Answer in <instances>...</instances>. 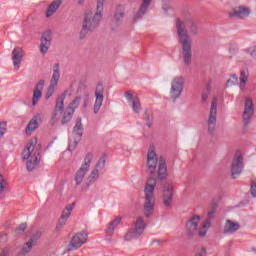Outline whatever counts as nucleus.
Masks as SVG:
<instances>
[{
    "instance_id": "obj_9",
    "label": "nucleus",
    "mask_w": 256,
    "mask_h": 256,
    "mask_svg": "<svg viewBox=\"0 0 256 256\" xmlns=\"http://www.w3.org/2000/svg\"><path fill=\"white\" fill-rule=\"evenodd\" d=\"M143 231H145V222L143 221V218H138L136 220L135 227L125 235L124 241H131L141 237V235H143Z\"/></svg>"
},
{
    "instance_id": "obj_31",
    "label": "nucleus",
    "mask_w": 256,
    "mask_h": 256,
    "mask_svg": "<svg viewBox=\"0 0 256 256\" xmlns=\"http://www.w3.org/2000/svg\"><path fill=\"white\" fill-rule=\"evenodd\" d=\"M67 219H69L68 214H61L58 224L56 225V231H61V229L65 227V223H67Z\"/></svg>"
},
{
    "instance_id": "obj_24",
    "label": "nucleus",
    "mask_w": 256,
    "mask_h": 256,
    "mask_svg": "<svg viewBox=\"0 0 256 256\" xmlns=\"http://www.w3.org/2000/svg\"><path fill=\"white\" fill-rule=\"evenodd\" d=\"M240 82H239V89L242 93H245L247 89V81H249V70L248 69H242L240 71Z\"/></svg>"
},
{
    "instance_id": "obj_53",
    "label": "nucleus",
    "mask_w": 256,
    "mask_h": 256,
    "mask_svg": "<svg viewBox=\"0 0 256 256\" xmlns=\"http://www.w3.org/2000/svg\"><path fill=\"white\" fill-rule=\"evenodd\" d=\"M153 243H159L160 245H165V243H167V241H165V240H154Z\"/></svg>"
},
{
    "instance_id": "obj_40",
    "label": "nucleus",
    "mask_w": 256,
    "mask_h": 256,
    "mask_svg": "<svg viewBox=\"0 0 256 256\" xmlns=\"http://www.w3.org/2000/svg\"><path fill=\"white\" fill-rule=\"evenodd\" d=\"M73 207H75V203L67 205L63 210L62 215H68V217H71V211H73Z\"/></svg>"
},
{
    "instance_id": "obj_19",
    "label": "nucleus",
    "mask_w": 256,
    "mask_h": 256,
    "mask_svg": "<svg viewBox=\"0 0 256 256\" xmlns=\"http://www.w3.org/2000/svg\"><path fill=\"white\" fill-rule=\"evenodd\" d=\"M215 211V207H212V209L208 211V219L202 224V227L199 229L198 237H205V235H207V231H209V227H211V219H213Z\"/></svg>"
},
{
    "instance_id": "obj_28",
    "label": "nucleus",
    "mask_w": 256,
    "mask_h": 256,
    "mask_svg": "<svg viewBox=\"0 0 256 256\" xmlns=\"http://www.w3.org/2000/svg\"><path fill=\"white\" fill-rule=\"evenodd\" d=\"M65 97L66 95L62 94L56 99V104L54 108L56 111H60L61 113L65 112Z\"/></svg>"
},
{
    "instance_id": "obj_34",
    "label": "nucleus",
    "mask_w": 256,
    "mask_h": 256,
    "mask_svg": "<svg viewBox=\"0 0 256 256\" xmlns=\"http://www.w3.org/2000/svg\"><path fill=\"white\" fill-rule=\"evenodd\" d=\"M211 93V81H209L206 85L205 91L202 92V103H207L209 99V94Z\"/></svg>"
},
{
    "instance_id": "obj_41",
    "label": "nucleus",
    "mask_w": 256,
    "mask_h": 256,
    "mask_svg": "<svg viewBox=\"0 0 256 256\" xmlns=\"http://www.w3.org/2000/svg\"><path fill=\"white\" fill-rule=\"evenodd\" d=\"M145 120L147 127H151L153 125V114H149V112H145Z\"/></svg>"
},
{
    "instance_id": "obj_29",
    "label": "nucleus",
    "mask_w": 256,
    "mask_h": 256,
    "mask_svg": "<svg viewBox=\"0 0 256 256\" xmlns=\"http://www.w3.org/2000/svg\"><path fill=\"white\" fill-rule=\"evenodd\" d=\"M81 103V96H77L75 99L72 100V102L68 105L66 108V111H70V113H75V109L79 107Z\"/></svg>"
},
{
    "instance_id": "obj_1",
    "label": "nucleus",
    "mask_w": 256,
    "mask_h": 256,
    "mask_svg": "<svg viewBox=\"0 0 256 256\" xmlns=\"http://www.w3.org/2000/svg\"><path fill=\"white\" fill-rule=\"evenodd\" d=\"M147 171L149 177L144 187V215L151 217L155 211V188L157 181H165L169 177L167 162L163 156L157 157L155 146H150L147 154Z\"/></svg>"
},
{
    "instance_id": "obj_50",
    "label": "nucleus",
    "mask_w": 256,
    "mask_h": 256,
    "mask_svg": "<svg viewBox=\"0 0 256 256\" xmlns=\"http://www.w3.org/2000/svg\"><path fill=\"white\" fill-rule=\"evenodd\" d=\"M248 53H250L251 57H256V46L248 49Z\"/></svg>"
},
{
    "instance_id": "obj_32",
    "label": "nucleus",
    "mask_w": 256,
    "mask_h": 256,
    "mask_svg": "<svg viewBox=\"0 0 256 256\" xmlns=\"http://www.w3.org/2000/svg\"><path fill=\"white\" fill-rule=\"evenodd\" d=\"M187 24L191 35H199V27L193 20H188Z\"/></svg>"
},
{
    "instance_id": "obj_42",
    "label": "nucleus",
    "mask_w": 256,
    "mask_h": 256,
    "mask_svg": "<svg viewBox=\"0 0 256 256\" xmlns=\"http://www.w3.org/2000/svg\"><path fill=\"white\" fill-rule=\"evenodd\" d=\"M5 187H7V180L0 174V193L5 191Z\"/></svg>"
},
{
    "instance_id": "obj_30",
    "label": "nucleus",
    "mask_w": 256,
    "mask_h": 256,
    "mask_svg": "<svg viewBox=\"0 0 256 256\" xmlns=\"http://www.w3.org/2000/svg\"><path fill=\"white\" fill-rule=\"evenodd\" d=\"M132 104V110L134 113H140L141 112V101L139 100V96H134V99L131 101Z\"/></svg>"
},
{
    "instance_id": "obj_7",
    "label": "nucleus",
    "mask_w": 256,
    "mask_h": 256,
    "mask_svg": "<svg viewBox=\"0 0 256 256\" xmlns=\"http://www.w3.org/2000/svg\"><path fill=\"white\" fill-rule=\"evenodd\" d=\"M201 216L194 215L186 222V236L188 239H193L195 235H199V223Z\"/></svg>"
},
{
    "instance_id": "obj_48",
    "label": "nucleus",
    "mask_w": 256,
    "mask_h": 256,
    "mask_svg": "<svg viewBox=\"0 0 256 256\" xmlns=\"http://www.w3.org/2000/svg\"><path fill=\"white\" fill-rule=\"evenodd\" d=\"M123 17H124L123 12H119L115 14L114 19L116 20V22H119V20L123 19Z\"/></svg>"
},
{
    "instance_id": "obj_2",
    "label": "nucleus",
    "mask_w": 256,
    "mask_h": 256,
    "mask_svg": "<svg viewBox=\"0 0 256 256\" xmlns=\"http://www.w3.org/2000/svg\"><path fill=\"white\" fill-rule=\"evenodd\" d=\"M176 33L178 41L182 45V61L185 65H191V61H193V40H191V36L187 33V27L181 18L176 20Z\"/></svg>"
},
{
    "instance_id": "obj_43",
    "label": "nucleus",
    "mask_w": 256,
    "mask_h": 256,
    "mask_svg": "<svg viewBox=\"0 0 256 256\" xmlns=\"http://www.w3.org/2000/svg\"><path fill=\"white\" fill-rule=\"evenodd\" d=\"M7 124L4 122H0V139L2 135H5V131H7Z\"/></svg>"
},
{
    "instance_id": "obj_37",
    "label": "nucleus",
    "mask_w": 256,
    "mask_h": 256,
    "mask_svg": "<svg viewBox=\"0 0 256 256\" xmlns=\"http://www.w3.org/2000/svg\"><path fill=\"white\" fill-rule=\"evenodd\" d=\"M98 178H99V170L96 168L92 170V172L90 173L88 177V181L89 183H95V181H97Z\"/></svg>"
},
{
    "instance_id": "obj_6",
    "label": "nucleus",
    "mask_w": 256,
    "mask_h": 256,
    "mask_svg": "<svg viewBox=\"0 0 256 256\" xmlns=\"http://www.w3.org/2000/svg\"><path fill=\"white\" fill-rule=\"evenodd\" d=\"M93 161V154L88 153L86 154L84 158V163L79 168V170L76 172L75 175V182L76 185H81L83 183V180L85 179V175L89 173V168L91 167V162Z\"/></svg>"
},
{
    "instance_id": "obj_10",
    "label": "nucleus",
    "mask_w": 256,
    "mask_h": 256,
    "mask_svg": "<svg viewBox=\"0 0 256 256\" xmlns=\"http://www.w3.org/2000/svg\"><path fill=\"white\" fill-rule=\"evenodd\" d=\"M243 154L241 152H236L231 165V177L232 179H236L243 173Z\"/></svg>"
},
{
    "instance_id": "obj_55",
    "label": "nucleus",
    "mask_w": 256,
    "mask_h": 256,
    "mask_svg": "<svg viewBox=\"0 0 256 256\" xmlns=\"http://www.w3.org/2000/svg\"><path fill=\"white\" fill-rule=\"evenodd\" d=\"M251 249H252L253 253L256 254V247H252Z\"/></svg>"
},
{
    "instance_id": "obj_26",
    "label": "nucleus",
    "mask_w": 256,
    "mask_h": 256,
    "mask_svg": "<svg viewBox=\"0 0 256 256\" xmlns=\"http://www.w3.org/2000/svg\"><path fill=\"white\" fill-rule=\"evenodd\" d=\"M121 219V217H116L112 222L108 224V227L106 228V235H108V237H113L115 228L121 224Z\"/></svg>"
},
{
    "instance_id": "obj_38",
    "label": "nucleus",
    "mask_w": 256,
    "mask_h": 256,
    "mask_svg": "<svg viewBox=\"0 0 256 256\" xmlns=\"http://www.w3.org/2000/svg\"><path fill=\"white\" fill-rule=\"evenodd\" d=\"M31 249H33V242H26L25 246L21 250L22 255H27V253H29Z\"/></svg>"
},
{
    "instance_id": "obj_13",
    "label": "nucleus",
    "mask_w": 256,
    "mask_h": 256,
    "mask_svg": "<svg viewBox=\"0 0 256 256\" xmlns=\"http://www.w3.org/2000/svg\"><path fill=\"white\" fill-rule=\"evenodd\" d=\"M105 94V87L103 86L102 82H99L96 86L95 89V103H94V114L97 115V113H99L102 105H103V100L105 99V96H103Z\"/></svg>"
},
{
    "instance_id": "obj_54",
    "label": "nucleus",
    "mask_w": 256,
    "mask_h": 256,
    "mask_svg": "<svg viewBox=\"0 0 256 256\" xmlns=\"http://www.w3.org/2000/svg\"><path fill=\"white\" fill-rule=\"evenodd\" d=\"M89 183H85V184H83L82 185V189L85 191V190H87V189H89Z\"/></svg>"
},
{
    "instance_id": "obj_16",
    "label": "nucleus",
    "mask_w": 256,
    "mask_h": 256,
    "mask_svg": "<svg viewBox=\"0 0 256 256\" xmlns=\"http://www.w3.org/2000/svg\"><path fill=\"white\" fill-rule=\"evenodd\" d=\"M52 36H51V30H46L41 38H40V53H42L43 55H45V53H47L49 51V47H51V40H52Z\"/></svg>"
},
{
    "instance_id": "obj_25",
    "label": "nucleus",
    "mask_w": 256,
    "mask_h": 256,
    "mask_svg": "<svg viewBox=\"0 0 256 256\" xmlns=\"http://www.w3.org/2000/svg\"><path fill=\"white\" fill-rule=\"evenodd\" d=\"M152 0H143L142 4L136 15L134 16V21H139L147 13V9H149V5H151Z\"/></svg>"
},
{
    "instance_id": "obj_23",
    "label": "nucleus",
    "mask_w": 256,
    "mask_h": 256,
    "mask_svg": "<svg viewBox=\"0 0 256 256\" xmlns=\"http://www.w3.org/2000/svg\"><path fill=\"white\" fill-rule=\"evenodd\" d=\"M62 4H63V0L52 1L46 9L45 16L47 17V19H49V17H53V15L57 13V11L59 10V7H61Z\"/></svg>"
},
{
    "instance_id": "obj_4",
    "label": "nucleus",
    "mask_w": 256,
    "mask_h": 256,
    "mask_svg": "<svg viewBox=\"0 0 256 256\" xmlns=\"http://www.w3.org/2000/svg\"><path fill=\"white\" fill-rule=\"evenodd\" d=\"M37 146V138H32L25 146L23 153H22V159L26 162V169L27 171H35V168L37 165H39V157H41V150L38 148L35 149Z\"/></svg>"
},
{
    "instance_id": "obj_47",
    "label": "nucleus",
    "mask_w": 256,
    "mask_h": 256,
    "mask_svg": "<svg viewBox=\"0 0 256 256\" xmlns=\"http://www.w3.org/2000/svg\"><path fill=\"white\" fill-rule=\"evenodd\" d=\"M207 255V250L205 248H200L196 252V256H206Z\"/></svg>"
},
{
    "instance_id": "obj_56",
    "label": "nucleus",
    "mask_w": 256,
    "mask_h": 256,
    "mask_svg": "<svg viewBox=\"0 0 256 256\" xmlns=\"http://www.w3.org/2000/svg\"><path fill=\"white\" fill-rule=\"evenodd\" d=\"M84 107H87V102L84 103Z\"/></svg>"
},
{
    "instance_id": "obj_27",
    "label": "nucleus",
    "mask_w": 256,
    "mask_h": 256,
    "mask_svg": "<svg viewBox=\"0 0 256 256\" xmlns=\"http://www.w3.org/2000/svg\"><path fill=\"white\" fill-rule=\"evenodd\" d=\"M74 137H83V123L81 122V118L76 119L75 126L72 131Z\"/></svg>"
},
{
    "instance_id": "obj_52",
    "label": "nucleus",
    "mask_w": 256,
    "mask_h": 256,
    "mask_svg": "<svg viewBox=\"0 0 256 256\" xmlns=\"http://www.w3.org/2000/svg\"><path fill=\"white\" fill-rule=\"evenodd\" d=\"M9 248L5 247L2 249L0 256H9Z\"/></svg>"
},
{
    "instance_id": "obj_44",
    "label": "nucleus",
    "mask_w": 256,
    "mask_h": 256,
    "mask_svg": "<svg viewBox=\"0 0 256 256\" xmlns=\"http://www.w3.org/2000/svg\"><path fill=\"white\" fill-rule=\"evenodd\" d=\"M124 96L126 97L129 103H132L133 99H135V96H133V94L129 91L125 92Z\"/></svg>"
},
{
    "instance_id": "obj_11",
    "label": "nucleus",
    "mask_w": 256,
    "mask_h": 256,
    "mask_svg": "<svg viewBox=\"0 0 256 256\" xmlns=\"http://www.w3.org/2000/svg\"><path fill=\"white\" fill-rule=\"evenodd\" d=\"M87 237H89V234H87L86 232H78L76 233L67 248V251H75L77 249H79L80 247H83V245H85V243H87Z\"/></svg>"
},
{
    "instance_id": "obj_39",
    "label": "nucleus",
    "mask_w": 256,
    "mask_h": 256,
    "mask_svg": "<svg viewBox=\"0 0 256 256\" xmlns=\"http://www.w3.org/2000/svg\"><path fill=\"white\" fill-rule=\"evenodd\" d=\"M107 162V159L105 156H101L99 161L96 164V169H105V163Z\"/></svg>"
},
{
    "instance_id": "obj_51",
    "label": "nucleus",
    "mask_w": 256,
    "mask_h": 256,
    "mask_svg": "<svg viewBox=\"0 0 256 256\" xmlns=\"http://www.w3.org/2000/svg\"><path fill=\"white\" fill-rule=\"evenodd\" d=\"M78 144H79V141H77V140L74 141V144H73V145H70V146L68 147V151H74Z\"/></svg>"
},
{
    "instance_id": "obj_8",
    "label": "nucleus",
    "mask_w": 256,
    "mask_h": 256,
    "mask_svg": "<svg viewBox=\"0 0 256 256\" xmlns=\"http://www.w3.org/2000/svg\"><path fill=\"white\" fill-rule=\"evenodd\" d=\"M185 84V80L183 77H176L172 80L171 89H170V99L175 102L179 97H181V93H183V85Z\"/></svg>"
},
{
    "instance_id": "obj_46",
    "label": "nucleus",
    "mask_w": 256,
    "mask_h": 256,
    "mask_svg": "<svg viewBox=\"0 0 256 256\" xmlns=\"http://www.w3.org/2000/svg\"><path fill=\"white\" fill-rule=\"evenodd\" d=\"M250 191H251V195L254 196V197H256V182H255V181H252V182H251Z\"/></svg>"
},
{
    "instance_id": "obj_15",
    "label": "nucleus",
    "mask_w": 256,
    "mask_h": 256,
    "mask_svg": "<svg viewBox=\"0 0 256 256\" xmlns=\"http://www.w3.org/2000/svg\"><path fill=\"white\" fill-rule=\"evenodd\" d=\"M251 15V9L247 6H238L229 12V17L234 19H245Z\"/></svg>"
},
{
    "instance_id": "obj_21",
    "label": "nucleus",
    "mask_w": 256,
    "mask_h": 256,
    "mask_svg": "<svg viewBox=\"0 0 256 256\" xmlns=\"http://www.w3.org/2000/svg\"><path fill=\"white\" fill-rule=\"evenodd\" d=\"M239 229H241V225L239 224V222H234L233 220L228 219L224 224L222 233L224 235H233V233H237Z\"/></svg>"
},
{
    "instance_id": "obj_36",
    "label": "nucleus",
    "mask_w": 256,
    "mask_h": 256,
    "mask_svg": "<svg viewBox=\"0 0 256 256\" xmlns=\"http://www.w3.org/2000/svg\"><path fill=\"white\" fill-rule=\"evenodd\" d=\"M61 115H63V112L54 109V112H53L51 120H50L51 125H55V123H57V121H59V119H61Z\"/></svg>"
},
{
    "instance_id": "obj_22",
    "label": "nucleus",
    "mask_w": 256,
    "mask_h": 256,
    "mask_svg": "<svg viewBox=\"0 0 256 256\" xmlns=\"http://www.w3.org/2000/svg\"><path fill=\"white\" fill-rule=\"evenodd\" d=\"M162 199L165 207H171V203H173V186L172 185L169 184L168 186L164 187Z\"/></svg>"
},
{
    "instance_id": "obj_49",
    "label": "nucleus",
    "mask_w": 256,
    "mask_h": 256,
    "mask_svg": "<svg viewBox=\"0 0 256 256\" xmlns=\"http://www.w3.org/2000/svg\"><path fill=\"white\" fill-rule=\"evenodd\" d=\"M25 229H27V223H22L17 227L16 231H22L23 232V231H25Z\"/></svg>"
},
{
    "instance_id": "obj_17",
    "label": "nucleus",
    "mask_w": 256,
    "mask_h": 256,
    "mask_svg": "<svg viewBox=\"0 0 256 256\" xmlns=\"http://www.w3.org/2000/svg\"><path fill=\"white\" fill-rule=\"evenodd\" d=\"M43 121V114L39 113L33 116V118L29 121L26 126V135H31L34 131L39 129V123Z\"/></svg>"
},
{
    "instance_id": "obj_12",
    "label": "nucleus",
    "mask_w": 256,
    "mask_h": 256,
    "mask_svg": "<svg viewBox=\"0 0 256 256\" xmlns=\"http://www.w3.org/2000/svg\"><path fill=\"white\" fill-rule=\"evenodd\" d=\"M59 79H61V72L59 71V64H55L53 68V75L50 80V85L46 92V99H50L55 93V87L59 84Z\"/></svg>"
},
{
    "instance_id": "obj_35",
    "label": "nucleus",
    "mask_w": 256,
    "mask_h": 256,
    "mask_svg": "<svg viewBox=\"0 0 256 256\" xmlns=\"http://www.w3.org/2000/svg\"><path fill=\"white\" fill-rule=\"evenodd\" d=\"M63 117L61 120V125H67V123L71 122V119H73V112L69 111V112H63Z\"/></svg>"
},
{
    "instance_id": "obj_14",
    "label": "nucleus",
    "mask_w": 256,
    "mask_h": 256,
    "mask_svg": "<svg viewBox=\"0 0 256 256\" xmlns=\"http://www.w3.org/2000/svg\"><path fill=\"white\" fill-rule=\"evenodd\" d=\"M254 114L255 108L253 107V100L251 98H247L244 104V112L242 114L243 124L245 127L251 123V119H253Z\"/></svg>"
},
{
    "instance_id": "obj_3",
    "label": "nucleus",
    "mask_w": 256,
    "mask_h": 256,
    "mask_svg": "<svg viewBox=\"0 0 256 256\" xmlns=\"http://www.w3.org/2000/svg\"><path fill=\"white\" fill-rule=\"evenodd\" d=\"M104 3L105 0L97 1L96 12L94 15L93 12L85 13L82 29L79 34L80 39H85L87 34L93 33V31L99 27V23H101V20L103 19Z\"/></svg>"
},
{
    "instance_id": "obj_5",
    "label": "nucleus",
    "mask_w": 256,
    "mask_h": 256,
    "mask_svg": "<svg viewBox=\"0 0 256 256\" xmlns=\"http://www.w3.org/2000/svg\"><path fill=\"white\" fill-rule=\"evenodd\" d=\"M217 129V98L214 97L211 102L209 117L207 120V131L209 135H215Z\"/></svg>"
},
{
    "instance_id": "obj_33",
    "label": "nucleus",
    "mask_w": 256,
    "mask_h": 256,
    "mask_svg": "<svg viewBox=\"0 0 256 256\" xmlns=\"http://www.w3.org/2000/svg\"><path fill=\"white\" fill-rule=\"evenodd\" d=\"M234 85H239V77L237 74L230 75V78L226 82V87H233Z\"/></svg>"
},
{
    "instance_id": "obj_20",
    "label": "nucleus",
    "mask_w": 256,
    "mask_h": 256,
    "mask_svg": "<svg viewBox=\"0 0 256 256\" xmlns=\"http://www.w3.org/2000/svg\"><path fill=\"white\" fill-rule=\"evenodd\" d=\"M45 87V80H39V82L36 84L34 91H33V97H32V105L35 107L37 103H39V100L41 99L43 95V88Z\"/></svg>"
},
{
    "instance_id": "obj_18",
    "label": "nucleus",
    "mask_w": 256,
    "mask_h": 256,
    "mask_svg": "<svg viewBox=\"0 0 256 256\" xmlns=\"http://www.w3.org/2000/svg\"><path fill=\"white\" fill-rule=\"evenodd\" d=\"M23 57H25V52L23 51V48H14V50L12 51V61L14 69H16L17 71H19L21 67Z\"/></svg>"
},
{
    "instance_id": "obj_45",
    "label": "nucleus",
    "mask_w": 256,
    "mask_h": 256,
    "mask_svg": "<svg viewBox=\"0 0 256 256\" xmlns=\"http://www.w3.org/2000/svg\"><path fill=\"white\" fill-rule=\"evenodd\" d=\"M38 239H41V232H36L30 239V242L33 245V243H35Z\"/></svg>"
}]
</instances>
